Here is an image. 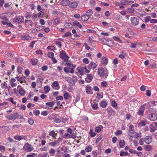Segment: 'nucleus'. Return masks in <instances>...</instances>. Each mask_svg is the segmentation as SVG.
<instances>
[{"instance_id": "f257e3e1", "label": "nucleus", "mask_w": 157, "mask_h": 157, "mask_svg": "<svg viewBox=\"0 0 157 157\" xmlns=\"http://www.w3.org/2000/svg\"><path fill=\"white\" fill-rule=\"evenodd\" d=\"M97 72L98 75L101 77H105L106 78L108 75V71L103 67H100L98 68Z\"/></svg>"}, {"instance_id": "f03ea898", "label": "nucleus", "mask_w": 157, "mask_h": 157, "mask_svg": "<svg viewBox=\"0 0 157 157\" xmlns=\"http://www.w3.org/2000/svg\"><path fill=\"white\" fill-rule=\"evenodd\" d=\"M77 70L78 71L79 74L81 75L90 72V70L87 69L86 66L78 67L77 68Z\"/></svg>"}, {"instance_id": "7ed1b4c3", "label": "nucleus", "mask_w": 157, "mask_h": 157, "mask_svg": "<svg viewBox=\"0 0 157 157\" xmlns=\"http://www.w3.org/2000/svg\"><path fill=\"white\" fill-rule=\"evenodd\" d=\"M59 56L64 61H67L69 58V57L63 50H62L60 52Z\"/></svg>"}, {"instance_id": "20e7f679", "label": "nucleus", "mask_w": 157, "mask_h": 157, "mask_svg": "<svg viewBox=\"0 0 157 157\" xmlns=\"http://www.w3.org/2000/svg\"><path fill=\"white\" fill-rule=\"evenodd\" d=\"M130 21L132 25L135 26L138 25L139 22V17H131Z\"/></svg>"}, {"instance_id": "39448f33", "label": "nucleus", "mask_w": 157, "mask_h": 157, "mask_svg": "<svg viewBox=\"0 0 157 157\" xmlns=\"http://www.w3.org/2000/svg\"><path fill=\"white\" fill-rule=\"evenodd\" d=\"M23 19L24 18L22 16H19L14 18L13 20V21L16 24H19L22 22Z\"/></svg>"}, {"instance_id": "423d86ee", "label": "nucleus", "mask_w": 157, "mask_h": 157, "mask_svg": "<svg viewBox=\"0 0 157 157\" xmlns=\"http://www.w3.org/2000/svg\"><path fill=\"white\" fill-rule=\"evenodd\" d=\"M19 87L20 88L18 90V93L21 96H24L25 94V91L24 88L22 87L20 85H18L17 86V89H18Z\"/></svg>"}, {"instance_id": "0eeeda50", "label": "nucleus", "mask_w": 157, "mask_h": 157, "mask_svg": "<svg viewBox=\"0 0 157 157\" xmlns=\"http://www.w3.org/2000/svg\"><path fill=\"white\" fill-rule=\"evenodd\" d=\"M19 114L17 113H14L13 114L9 115L8 116L9 120H16L18 118Z\"/></svg>"}, {"instance_id": "6e6552de", "label": "nucleus", "mask_w": 157, "mask_h": 157, "mask_svg": "<svg viewBox=\"0 0 157 157\" xmlns=\"http://www.w3.org/2000/svg\"><path fill=\"white\" fill-rule=\"evenodd\" d=\"M66 64L70 70V73L71 74L74 73V69L76 67V65L75 64H73L70 63H66Z\"/></svg>"}, {"instance_id": "1a4fd4ad", "label": "nucleus", "mask_w": 157, "mask_h": 157, "mask_svg": "<svg viewBox=\"0 0 157 157\" xmlns=\"http://www.w3.org/2000/svg\"><path fill=\"white\" fill-rule=\"evenodd\" d=\"M71 2H70L69 7L70 8L75 9L78 6V3L75 0H71Z\"/></svg>"}, {"instance_id": "9d476101", "label": "nucleus", "mask_w": 157, "mask_h": 157, "mask_svg": "<svg viewBox=\"0 0 157 157\" xmlns=\"http://www.w3.org/2000/svg\"><path fill=\"white\" fill-rule=\"evenodd\" d=\"M147 117L150 120L155 121L157 120V117L156 114L154 113H151L149 114Z\"/></svg>"}, {"instance_id": "9b49d317", "label": "nucleus", "mask_w": 157, "mask_h": 157, "mask_svg": "<svg viewBox=\"0 0 157 157\" xmlns=\"http://www.w3.org/2000/svg\"><path fill=\"white\" fill-rule=\"evenodd\" d=\"M97 66V65L94 62H91L88 65L87 67L88 70H90L91 69H95L96 68Z\"/></svg>"}, {"instance_id": "f8f14e48", "label": "nucleus", "mask_w": 157, "mask_h": 157, "mask_svg": "<svg viewBox=\"0 0 157 157\" xmlns=\"http://www.w3.org/2000/svg\"><path fill=\"white\" fill-rule=\"evenodd\" d=\"M144 110L145 109L144 106H141L138 109V112L137 113V114L141 117H143L144 116Z\"/></svg>"}, {"instance_id": "ddd939ff", "label": "nucleus", "mask_w": 157, "mask_h": 157, "mask_svg": "<svg viewBox=\"0 0 157 157\" xmlns=\"http://www.w3.org/2000/svg\"><path fill=\"white\" fill-rule=\"evenodd\" d=\"M52 86L53 89L57 90L59 89L60 87L58 81H55L52 85Z\"/></svg>"}, {"instance_id": "4468645a", "label": "nucleus", "mask_w": 157, "mask_h": 157, "mask_svg": "<svg viewBox=\"0 0 157 157\" xmlns=\"http://www.w3.org/2000/svg\"><path fill=\"white\" fill-rule=\"evenodd\" d=\"M16 81L15 78H12L10 80V83L12 87H14L17 86V82H15Z\"/></svg>"}, {"instance_id": "2eb2a0df", "label": "nucleus", "mask_w": 157, "mask_h": 157, "mask_svg": "<svg viewBox=\"0 0 157 157\" xmlns=\"http://www.w3.org/2000/svg\"><path fill=\"white\" fill-rule=\"evenodd\" d=\"M144 141L147 144L151 143L152 141L151 136H148L145 137L144 139Z\"/></svg>"}, {"instance_id": "dca6fc26", "label": "nucleus", "mask_w": 157, "mask_h": 157, "mask_svg": "<svg viewBox=\"0 0 157 157\" xmlns=\"http://www.w3.org/2000/svg\"><path fill=\"white\" fill-rule=\"evenodd\" d=\"M71 2V0H63L61 1V3L64 6H69Z\"/></svg>"}, {"instance_id": "f3484780", "label": "nucleus", "mask_w": 157, "mask_h": 157, "mask_svg": "<svg viewBox=\"0 0 157 157\" xmlns=\"http://www.w3.org/2000/svg\"><path fill=\"white\" fill-rule=\"evenodd\" d=\"M55 102L54 101H52L50 102H48L46 103V108L49 109H52L53 105H54Z\"/></svg>"}, {"instance_id": "a211bd4d", "label": "nucleus", "mask_w": 157, "mask_h": 157, "mask_svg": "<svg viewBox=\"0 0 157 157\" xmlns=\"http://www.w3.org/2000/svg\"><path fill=\"white\" fill-rule=\"evenodd\" d=\"M93 78L92 75L90 74H87L86 77L85 78L86 81L88 83L90 82Z\"/></svg>"}, {"instance_id": "6ab92c4d", "label": "nucleus", "mask_w": 157, "mask_h": 157, "mask_svg": "<svg viewBox=\"0 0 157 157\" xmlns=\"http://www.w3.org/2000/svg\"><path fill=\"white\" fill-rule=\"evenodd\" d=\"M108 61V59L107 58L104 56H103L101 58V63L104 65H106Z\"/></svg>"}, {"instance_id": "aec40b11", "label": "nucleus", "mask_w": 157, "mask_h": 157, "mask_svg": "<svg viewBox=\"0 0 157 157\" xmlns=\"http://www.w3.org/2000/svg\"><path fill=\"white\" fill-rule=\"evenodd\" d=\"M86 91L88 94H93V91L92 90V87L91 86H87L86 89Z\"/></svg>"}, {"instance_id": "412c9836", "label": "nucleus", "mask_w": 157, "mask_h": 157, "mask_svg": "<svg viewBox=\"0 0 157 157\" xmlns=\"http://www.w3.org/2000/svg\"><path fill=\"white\" fill-rule=\"evenodd\" d=\"M49 135L51 136L53 138L56 139L57 133H55L54 130H52L49 132Z\"/></svg>"}, {"instance_id": "4be33fe9", "label": "nucleus", "mask_w": 157, "mask_h": 157, "mask_svg": "<svg viewBox=\"0 0 157 157\" xmlns=\"http://www.w3.org/2000/svg\"><path fill=\"white\" fill-rule=\"evenodd\" d=\"M73 25L74 26H76L78 27L80 29H81L82 27V25L79 22L77 21H75L73 22Z\"/></svg>"}, {"instance_id": "5701e85b", "label": "nucleus", "mask_w": 157, "mask_h": 157, "mask_svg": "<svg viewBox=\"0 0 157 157\" xmlns=\"http://www.w3.org/2000/svg\"><path fill=\"white\" fill-rule=\"evenodd\" d=\"M128 135L131 137H135L136 135V132L133 130H129L128 132Z\"/></svg>"}, {"instance_id": "b1692460", "label": "nucleus", "mask_w": 157, "mask_h": 157, "mask_svg": "<svg viewBox=\"0 0 157 157\" xmlns=\"http://www.w3.org/2000/svg\"><path fill=\"white\" fill-rule=\"evenodd\" d=\"M2 133H6L9 130V127L8 126H2Z\"/></svg>"}, {"instance_id": "393cba45", "label": "nucleus", "mask_w": 157, "mask_h": 157, "mask_svg": "<svg viewBox=\"0 0 157 157\" xmlns=\"http://www.w3.org/2000/svg\"><path fill=\"white\" fill-rule=\"evenodd\" d=\"M133 2L129 1L128 0L122 1L121 2V4L124 5H128L130 4L131 3H133Z\"/></svg>"}, {"instance_id": "a878e982", "label": "nucleus", "mask_w": 157, "mask_h": 157, "mask_svg": "<svg viewBox=\"0 0 157 157\" xmlns=\"http://www.w3.org/2000/svg\"><path fill=\"white\" fill-rule=\"evenodd\" d=\"M103 128V127L101 125H100L98 126L95 127V132L97 133H99L101 130Z\"/></svg>"}, {"instance_id": "bb28decb", "label": "nucleus", "mask_w": 157, "mask_h": 157, "mask_svg": "<svg viewBox=\"0 0 157 157\" xmlns=\"http://www.w3.org/2000/svg\"><path fill=\"white\" fill-rule=\"evenodd\" d=\"M67 81L70 83L71 85H74L75 84V81L71 78H67Z\"/></svg>"}, {"instance_id": "cd10ccee", "label": "nucleus", "mask_w": 157, "mask_h": 157, "mask_svg": "<svg viewBox=\"0 0 157 157\" xmlns=\"http://www.w3.org/2000/svg\"><path fill=\"white\" fill-rule=\"evenodd\" d=\"M89 17L86 14L83 15L81 17V19L83 21H87L89 19Z\"/></svg>"}, {"instance_id": "c85d7f7f", "label": "nucleus", "mask_w": 157, "mask_h": 157, "mask_svg": "<svg viewBox=\"0 0 157 157\" xmlns=\"http://www.w3.org/2000/svg\"><path fill=\"white\" fill-rule=\"evenodd\" d=\"M31 63L33 65H36L37 63L38 60L36 58H33L30 60Z\"/></svg>"}, {"instance_id": "c756f323", "label": "nucleus", "mask_w": 157, "mask_h": 157, "mask_svg": "<svg viewBox=\"0 0 157 157\" xmlns=\"http://www.w3.org/2000/svg\"><path fill=\"white\" fill-rule=\"evenodd\" d=\"M31 37L29 35L22 36L21 37V40H30Z\"/></svg>"}, {"instance_id": "7c9ffc66", "label": "nucleus", "mask_w": 157, "mask_h": 157, "mask_svg": "<svg viewBox=\"0 0 157 157\" xmlns=\"http://www.w3.org/2000/svg\"><path fill=\"white\" fill-rule=\"evenodd\" d=\"M26 148L29 151H31L33 149V147L30 144L27 143L26 144Z\"/></svg>"}, {"instance_id": "2f4dec72", "label": "nucleus", "mask_w": 157, "mask_h": 157, "mask_svg": "<svg viewBox=\"0 0 157 157\" xmlns=\"http://www.w3.org/2000/svg\"><path fill=\"white\" fill-rule=\"evenodd\" d=\"M92 150V147L91 145L88 146L85 148L86 152H91Z\"/></svg>"}, {"instance_id": "473e14b6", "label": "nucleus", "mask_w": 157, "mask_h": 157, "mask_svg": "<svg viewBox=\"0 0 157 157\" xmlns=\"http://www.w3.org/2000/svg\"><path fill=\"white\" fill-rule=\"evenodd\" d=\"M107 103L105 101H102L100 104V105L103 108H105L107 106Z\"/></svg>"}, {"instance_id": "72a5a7b5", "label": "nucleus", "mask_w": 157, "mask_h": 157, "mask_svg": "<svg viewBox=\"0 0 157 157\" xmlns=\"http://www.w3.org/2000/svg\"><path fill=\"white\" fill-rule=\"evenodd\" d=\"M94 12L91 9H89L86 12V14L90 17L93 13Z\"/></svg>"}, {"instance_id": "f704fd0d", "label": "nucleus", "mask_w": 157, "mask_h": 157, "mask_svg": "<svg viewBox=\"0 0 157 157\" xmlns=\"http://www.w3.org/2000/svg\"><path fill=\"white\" fill-rule=\"evenodd\" d=\"M150 131L151 132H154L155 130V128L154 126L152 124H151L149 126Z\"/></svg>"}, {"instance_id": "c9c22d12", "label": "nucleus", "mask_w": 157, "mask_h": 157, "mask_svg": "<svg viewBox=\"0 0 157 157\" xmlns=\"http://www.w3.org/2000/svg\"><path fill=\"white\" fill-rule=\"evenodd\" d=\"M71 35V33L70 32H68L66 33L65 34L62 36L63 37H70Z\"/></svg>"}, {"instance_id": "e433bc0d", "label": "nucleus", "mask_w": 157, "mask_h": 157, "mask_svg": "<svg viewBox=\"0 0 157 157\" xmlns=\"http://www.w3.org/2000/svg\"><path fill=\"white\" fill-rule=\"evenodd\" d=\"M141 106H144V108L145 109V108L146 109H148L150 108L151 106L150 104L148 102H147L146 103H145L144 104H143Z\"/></svg>"}, {"instance_id": "4c0bfd02", "label": "nucleus", "mask_w": 157, "mask_h": 157, "mask_svg": "<svg viewBox=\"0 0 157 157\" xmlns=\"http://www.w3.org/2000/svg\"><path fill=\"white\" fill-rule=\"evenodd\" d=\"M60 18H57L54 20L53 23L55 25H57L60 23Z\"/></svg>"}, {"instance_id": "58836bf2", "label": "nucleus", "mask_w": 157, "mask_h": 157, "mask_svg": "<svg viewBox=\"0 0 157 157\" xmlns=\"http://www.w3.org/2000/svg\"><path fill=\"white\" fill-rule=\"evenodd\" d=\"M76 137V135L74 132L71 133L69 135V138L75 139Z\"/></svg>"}, {"instance_id": "ea45409f", "label": "nucleus", "mask_w": 157, "mask_h": 157, "mask_svg": "<svg viewBox=\"0 0 157 157\" xmlns=\"http://www.w3.org/2000/svg\"><path fill=\"white\" fill-rule=\"evenodd\" d=\"M13 138L14 139L18 141L21 140L22 139V137L21 136L19 135L14 136L13 137Z\"/></svg>"}, {"instance_id": "a19ab883", "label": "nucleus", "mask_w": 157, "mask_h": 157, "mask_svg": "<svg viewBox=\"0 0 157 157\" xmlns=\"http://www.w3.org/2000/svg\"><path fill=\"white\" fill-rule=\"evenodd\" d=\"M70 95L67 92H65L63 94V97L64 99L67 100L69 99Z\"/></svg>"}, {"instance_id": "79ce46f5", "label": "nucleus", "mask_w": 157, "mask_h": 157, "mask_svg": "<svg viewBox=\"0 0 157 157\" xmlns=\"http://www.w3.org/2000/svg\"><path fill=\"white\" fill-rule=\"evenodd\" d=\"M64 26L65 27L67 28H71L73 26L72 25L71 23H66L65 24Z\"/></svg>"}, {"instance_id": "37998d69", "label": "nucleus", "mask_w": 157, "mask_h": 157, "mask_svg": "<svg viewBox=\"0 0 157 157\" xmlns=\"http://www.w3.org/2000/svg\"><path fill=\"white\" fill-rule=\"evenodd\" d=\"M119 146L121 148H122L125 144V142L124 140H121L119 142Z\"/></svg>"}, {"instance_id": "c03bdc74", "label": "nucleus", "mask_w": 157, "mask_h": 157, "mask_svg": "<svg viewBox=\"0 0 157 157\" xmlns=\"http://www.w3.org/2000/svg\"><path fill=\"white\" fill-rule=\"evenodd\" d=\"M40 157H49V155L47 152H45L43 154H39Z\"/></svg>"}, {"instance_id": "a18cd8bd", "label": "nucleus", "mask_w": 157, "mask_h": 157, "mask_svg": "<svg viewBox=\"0 0 157 157\" xmlns=\"http://www.w3.org/2000/svg\"><path fill=\"white\" fill-rule=\"evenodd\" d=\"M22 70L23 68L21 66H18L17 68V71L19 74H21V73Z\"/></svg>"}, {"instance_id": "49530a36", "label": "nucleus", "mask_w": 157, "mask_h": 157, "mask_svg": "<svg viewBox=\"0 0 157 157\" xmlns=\"http://www.w3.org/2000/svg\"><path fill=\"white\" fill-rule=\"evenodd\" d=\"M90 136L92 137H94L96 135V133L94 132L91 129L90 130Z\"/></svg>"}, {"instance_id": "de8ad7c7", "label": "nucleus", "mask_w": 157, "mask_h": 157, "mask_svg": "<svg viewBox=\"0 0 157 157\" xmlns=\"http://www.w3.org/2000/svg\"><path fill=\"white\" fill-rule=\"evenodd\" d=\"M113 38L115 40L118 42L119 43H122V40L120 39L117 36H113Z\"/></svg>"}, {"instance_id": "09e8293b", "label": "nucleus", "mask_w": 157, "mask_h": 157, "mask_svg": "<svg viewBox=\"0 0 157 157\" xmlns=\"http://www.w3.org/2000/svg\"><path fill=\"white\" fill-rule=\"evenodd\" d=\"M91 107L93 109H94V110H97L98 108V104L96 103H95L94 104L91 105Z\"/></svg>"}, {"instance_id": "8fccbe9b", "label": "nucleus", "mask_w": 157, "mask_h": 157, "mask_svg": "<svg viewBox=\"0 0 157 157\" xmlns=\"http://www.w3.org/2000/svg\"><path fill=\"white\" fill-rule=\"evenodd\" d=\"M55 150L53 148H51L49 151V153L51 156H52L55 154Z\"/></svg>"}, {"instance_id": "3c124183", "label": "nucleus", "mask_w": 157, "mask_h": 157, "mask_svg": "<svg viewBox=\"0 0 157 157\" xmlns=\"http://www.w3.org/2000/svg\"><path fill=\"white\" fill-rule=\"evenodd\" d=\"M122 53L121 54H120L119 55V57L121 59H124L126 56L127 53H124L123 52H122Z\"/></svg>"}, {"instance_id": "603ef678", "label": "nucleus", "mask_w": 157, "mask_h": 157, "mask_svg": "<svg viewBox=\"0 0 157 157\" xmlns=\"http://www.w3.org/2000/svg\"><path fill=\"white\" fill-rule=\"evenodd\" d=\"M23 77H20V76H18L15 77V78L18 82H20L21 83H22V79Z\"/></svg>"}, {"instance_id": "864d4df0", "label": "nucleus", "mask_w": 157, "mask_h": 157, "mask_svg": "<svg viewBox=\"0 0 157 157\" xmlns=\"http://www.w3.org/2000/svg\"><path fill=\"white\" fill-rule=\"evenodd\" d=\"M37 14L35 13H33L32 16L31 17V18L33 21H35L36 19L37 18Z\"/></svg>"}, {"instance_id": "5fc2aeb1", "label": "nucleus", "mask_w": 157, "mask_h": 157, "mask_svg": "<svg viewBox=\"0 0 157 157\" xmlns=\"http://www.w3.org/2000/svg\"><path fill=\"white\" fill-rule=\"evenodd\" d=\"M44 89L46 93H48L50 90V88L49 86H45L44 87Z\"/></svg>"}, {"instance_id": "6e6d98bb", "label": "nucleus", "mask_w": 157, "mask_h": 157, "mask_svg": "<svg viewBox=\"0 0 157 157\" xmlns=\"http://www.w3.org/2000/svg\"><path fill=\"white\" fill-rule=\"evenodd\" d=\"M44 12L42 11H41L38 13L37 14V17H42L44 15Z\"/></svg>"}, {"instance_id": "4d7b16f0", "label": "nucleus", "mask_w": 157, "mask_h": 157, "mask_svg": "<svg viewBox=\"0 0 157 157\" xmlns=\"http://www.w3.org/2000/svg\"><path fill=\"white\" fill-rule=\"evenodd\" d=\"M111 105L113 107L115 108L117 107V105L115 100L112 101L111 102Z\"/></svg>"}, {"instance_id": "13d9d810", "label": "nucleus", "mask_w": 157, "mask_h": 157, "mask_svg": "<svg viewBox=\"0 0 157 157\" xmlns=\"http://www.w3.org/2000/svg\"><path fill=\"white\" fill-rule=\"evenodd\" d=\"M25 16L27 19H29L31 17V15L29 12H27L25 14Z\"/></svg>"}, {"instance_id": "bf43d9fd", "label": "nucleus", "mask_w": 157, "mask_h": 157, "mask_svg": "<svg viewBox=\"0 0 157 157\" xmlns=\"http://www.w3.org/2000/svg\"><path fill=\"white\" fill-rule=\"evenodd\" d=\"M48 57L50 58H52L54 57V54L52 52H49L48 54Z\"/></svg>"}, {"instance_id": "052dcab7", "label": "nucleus", "mask_w": 157, "mask_h": 157, "mask_svg": "<svg viewBox=\"0 0 157 157\" xmlns=\"http://www.w3.org/2000/svg\"><path fill=\"white\" fill-rule=\"evenodd\" d=\"M33 112L34 114L36 116H37L39 115L40 113V112L39 110H33Z\"/></svg>"}, {"instance_id": "680f3d73", "label": "nucleus", "mask_w": 157, "mask_h": 157, "mask_svg": "<svg viewBox=\"0 0 157 157\" xmlns=\"http://www.w3.org/2000/svg\"><path fill=\"white\" fill-rule=\"evenodd\" d=\"M145 149L147 151H151L152 150V147L151 146L149 145H147L146 146Z\"/></svg>"}, {"instance_id": "e2e57ef3", "label": "nucleus", "mask_w": 157, "mask_h": 157, "mask_svg": "<svg viewBox=\"0 0 157 157\" xmlns=\"http://www.w3.org/2000/svg\"><path fill=\"white\" fill-rule=\"evenodd\" d=\"M57 141L54 142H51L49 143V145L51 146H54L57 144Z\"/></svg>"}, {"instance_id": "0e129e2a", "label": "nucleus", "mask_w": 157, "mask_h": 157, "mask_svg": "<svg viewBox=\"0 0 157 157\" xmlns=\"http://www.w3.org/2000/svg\"><path fill=\"white\" fill-rule=\"evenodd\" d=\"M28 122L29 123L30 125H33L34 123V121L32 118H29L28 120Z\"/></svg>"}, {"instance_id": "69168bd1", "label": "nucleus", "mask_w": 157, "mask_h": 157, "mask_svg": "<svg viewBox=\"0 0 157 157\" xmlns=\"http://www.w3.org/2000/svg\"><path fill=\"white\" fill-rule=\"evenodd\" d=\"M36 156L35 153H30L27 155V157H35Z\"/></svg>"}, {"instance_id": "338daca9", "label": "nucleus", "mask_w": 157, "mask_h": 157, "mask_svg": "<svg viewBox=\"0 0 157 157\" xmlns=\"http://www.w3.org/2000/svg\"><path fill=\"white\" fill-rule=\"evenodd\" d=\"M82 62L88 64L89 63V60L87 58H84L82 60Z\"/></svg>"}, {"instance_id": "774afa93", "label": "nucleus", "mask_w": 157, "mask_h": 157, "mask_svg": "<svg viewBox=\"0 0 157 157\" xmlns=\"http://www.w3.org/2000/svg\"><path fill=\"white\" fill-rule=\"evenodd\" d=\"M146 124V121H142L140 122L139 123V125L141 126H145Z\"/></svg>"}]
</instances>
